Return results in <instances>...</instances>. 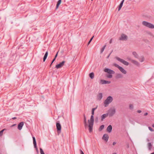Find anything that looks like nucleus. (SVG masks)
Here are the masks:
<instances>
[{
	"label": "nucleus",
	"instance_id": "nucleus-25",
	"mask_svg": "<svg viewBox=\"0 0 154 154\" xmlns=\"http://www.w3.org/2000/svg\"><path fill=\"white\" fill-rule=\"evenodd\" d=\"M132 54L134 56V57L136 58H138V54H137V53L135 52L134 51L132 52Z\"/></svg>",
	"mask_w": 154,
	"mask_h": 154
},
{
	"label": "nucleus",
	"instance_id": "nucleus-55",
	"mask_svg": "<svg viewBox=\"0 0 154 154\" xmlns=\"http://www.w3.org/2000/svg\"><path fill=\"white\" fill-rule=\"evenodd\" d=\"M128 60H131V59H130V58H128Z\"/></svg>",
	"mask_w": 154,
	"mask_h": 154
},
{
	"label": "nucleus",
	"instance_id": "nucleus-13",
	"mask_svg": "<svg viewBox=\"0 0 154 154\" xmlns=\"http://www.w3.org/2000/svg\"><path fill=\"white\" fill-rule=\"evenodd\" d=\"M111 82L110 81H106L104 80H100V83L102 84H110Z\"/></svg>",
	"mask_w": 154,
	"mask_h": 154
},
{
	"label": "nucleus",
	"instance_id": "nucleus-41",
	"mask_svg": "<svg viewBox=\"0 0 154 154\" xmlns=\"http://www.w3.org/2000/svg\"><path fill=\"white\" fill-rule=\"evenodd\" d=\"M58 52H57L56 54V55H55V57L54 58H55V59H56V58L57 57V55H58Z\"/></svg>",
	"mask_w": 154,
	"mask_h": 154
},
{
	"label": "nucleus",
	"instance_id": "nucleus-38",
	"mask_svg": "<svg viewBox=\"0 0 154 154\" xmlns=\"http://www.w3.org/2000/svg\"><path fill=\"white\" fill-rule=\"evenodd\" d=\"M129 108L130 109H132L133 108V106L132 104L129 105Z\"/></svg>",
	"mask_w": 154,
	"mask_h": 154
},
{
	"label": "nucleus",
	"instance_id": "nucleus-47",
	"mask_svg": "<svg viewBox=\"0 0 154 154\" xmlns=\"http://www.w3.org/2000/svg\"><path fill=\"white\" fill-rule=\"evenodd\" d=\"M17 119V117H14L12 118V119L14 120Z\"/></svg>",
	"mask_w": 154,
	"mask_h": 154
},
{
	"label": "nucleus",
	"instance_id": "nucleus-53",
	"mask_svg": "<svg viewBox=\"0 0 154 154\" xmlns=\"http://www.w3.org/2000/svg\"><path fill=\"white\" fill-rule=\"evenodd\" d=\"M151 154H154V152H153L151 153Z\"/></svg>",
	"mask_w": 154,
	"mask_h": 154
},
{
	"label": "nucleus",
	"instance_id": "nucleus-9",
	"mask_svg": "<svg viewBox=\"0 0 154 154\" xmlns=\"http://www.w3.org/2000/svg\"><path fill=\"white\" fill-rule=\"evenodd\" d=\"M32 139H33V143L34 147V148H35L37 151V152H38V148L37 147L36 142L35 138L34 137H33Z\"/></svg>",
	"mask_w": 154,
	"mask_h": 154
},
{
	"label": "nucleus",
	"instance_id": "nucleus-48",
	"mask_svg": "<svg viewBox=\"0 0 154 154\" xmlns=\"http://www.w3.org/2000/svg\"><path fill=\"white\" fill-rule=\"evenodd\" d=\"M147 114H148V113L147 112H146L144 114V116H146L147 115Z\"/></svg>",
	"mask_w": 154,
	"mask_h": 154
},
{
	"label": "nucleus",
	"instance_id": "nucleus-12",
	"mask_svg": "<svg viewBox=\"0 0 154 154\" xmlns=\"http://www.w3.org/2000/svg\"><path fill=\"white\" fill-rule=\"evenodd\" d=\"M89 123L88 127H89V131L90 132H91L93 131V123Z\"/></svg>",
	"mask_w": 154,
	"mask_h": 154
},
{
	"label": "nucleus",
	"instance_id": "nucleus-20",
	"mask_svg": "<svg viewBox=\"0 0 154 154\" xmlns=\"http://www.w3.org/2000/svg\"><path fill=\"white\" fill-rule=\"evenodd\" d=\"M103 97V94L102 93H99L97 96V99L99 100H100Z\"/></svg>",
	"mask_w": 154,
	"mask_h": 154
},
{
	"label": "nucleus",
	"instance_id": "nucleus-28",
	"mask_svg": "<svg viewBox=\"0 0 154 154\" xmlns=\"http://www.w3.org/2000/svg\"><path fill=\"white\" fill-rule=\"evenodd\" d=\"M144 58L143 57H141L139 58L140 61L141 62L144 61Z\"/></svg>",
	"mask_w": 154,
	"mask_h": 154
},
{
	"label": "nucleus",
	"instance_id": "nucleus-56",
	"mask_svg": "<svg viewBox=\"0 0 154 154\" xmlns=\"http://www.w3.org/2000/svg\"><path fill=\"white\" fill-rule=\"evenodd\" d=\"M113 154H116V153H113Z\"/></svg>",
	"mask_w": 154,
	"mask_h": 154
},
{
	"label": "nucleus",
	"instance_id": "nucleus-14",
	"mask_svg": "<svg viewBox=\"0 0 154 154\" xmlns=\"http://www.w3.org/2000/svg\"><path fill=\"white\" fill-rule=\"evenodd\" d=\"M94 115H92L91 116L90 119V121L89 120H88V122L91 123H93L94 122Z\"/></svg>",
	"mask_w": 154,
	"mask_h": 154
},
{
	"label": "nucleus",
	"instance_id": "nucleus-21",
	"mask_svg": "<svg viewBox=\"0 0 154 154\" xmlns=\"http://www.w3.org/2000/svg\"><path fill=\"white\" fill-rule=\"evenodd\" d=\"M108 115V113L104 114L103 115L101 116V120L103 121Z\"/></svg>",
	"mask_w": 154,
	"mask_h": 154
},
{
	"label": "nucleus",
	"instance_id": "nucleus-18",
	"mask_svg": "<svg viewBox=\"0 0 154 154\" xmlns=\"http://www.w3.org/2000/svg\"><path fill=\"white\" fill-rule=\"evenodd\" d=\"M124 0H122L121 1V3H120V5L118 7V11H119L121 10V9L123 5Z\"/></svg>",
	"mask_w": 154,
	"mask_h": 154
},
{
	"label": "nucleus",
	"instance_id": "nucleus-29",
	"mask_svg": "<svg viewBox=\"0 0 154 154\" xmlns=\"http://www.w3.org/2000/svg\"><path fill=\"white\" fill-rule=\"evenodd\" d=\"M104 125H101V126H100V127L99 128V131H102L104 128Z\"/></svg>",
	"mask_w": 154,
	"mask_h": 154
},
{
	"label": "nucleus",
	"instance_id": "nucleus-33",
	"mask_svg": "<svg viewBox=\"0 0 154 154\" xmlns=\"http://www.w3.org/2000/svg\"><path fill=\"white\" fill-rule=\"evenodd\" d=\"M106 77L109 78H111L112 77V74H109L107 75H106Z\"/></svg>",
	"mask_w": 154,
	"mask_h": 154
},
{
	"label": "nucleus",
	"instance_id": "nucleus-46",
	"mask_svg": "<svg viewBox=\"0 0 154 154\" xmlns=\"http://www.w3.org/2000/svg\"><path fill=\"white\" fill-rule=\"evenodd\" d=\"M116 142H114L112 143V145H115L116 144Z\"/></svg>",
	"mask_w": 154,
	"mask_h": 154
},
{
	"label": "nucleus",
	"instance_id": "nucleus-31",
	"mask_svg": "<svg viewBox=\"0 0 154 154\" xmlns=\"http://www.w3.org/2000/svg\"><path fill=\"white\" fill-rule=\"evenodd\" d=\"M83 116H84V122H87V118L85 116V115L84 114Z\"/></svg>",
	"mask_w": 154,
	"mask_h": 154
},
{
	"label": "nucleus",
	"instance_id": "nucleus-40",
	"mask_svg": "<svg viewBox=\"0 0 154 154\" xmlns=\"http://www.w3.org/2000/svg\"><path fill=\"white\" fill-rule=\"evenodd\" d=\"M149 129L151 131H153V129L151 127H149Z\"/></svg>",
	"mask_w": 154,
	"mask_h": 154
},
{
	"label": "nucleus",
	"instance_id": "nucleus-10",
	"mask_svg": "<svg viewBox=\"0 0 154 154\" xmlns=\"http://www.w3.org/2000/svg\"><path fill=\"white\" fill-rule=\"evenodd\" d=\"M109 137L107 134H104L102 137V139L106 142H107L108 140Z\"/></svg>",
	"mask_w": 154,
	"mask_h": 154
},
{
	"label": "nucleus",
	"instance_id": "nucleus-49",
	"mask_svg": "<svg viewBox=\"0 0 154 154\" xmlns=\"http://www.w3.org/2000/svg\"><path fill=\"white\" fill-rule=\"evenodd\" d=\"M112 51H111V53H110L109 54V55L110 56V54H111L112 53Z\"/></svg>",
	"mask_w": 154,
	"mask_h": 154
},
{
	"label": "nucleus",
	"instance_id": "nucleus-43",
	"mask_svg": "<svg viewBox=\"0 0 154 154\" xmlns=\"http://www.w3.org/2000/svg\"><path fill=\"white\" fill-rule=\"evenodd\" d=\"M55 58H54L53 59V60H52V61L51 62V64H52L55 61Z\"/></svg>",
	"mask_w": 154,
	"mask_h": 154
},
{
	"label": "nucleus",
	"instance_id": "nucleus-27",
	"mask_svg": "<svg viewBox=\"0 0 154 154\" xmlns=\"http://www.w3.org/2000/svg\"><path fill=\"white\" fill-rule=\"evenodd\" d=\"M148 145L149 150H151L152 147V145L151 143H149L148 144Z\"/></svg>",
	"mask_w": 154,
	"mask_h": 154
},
{
	"label": "nucleus",
	"instance_id": "nucleus-23",
	"mask_svg": "<svg viewBox=\"0 0 154 154\" xmlns=\"http://www.w3.org/2000/svg\"><path fill=\"white\" fill-rule=\"evenodd\" d=\"M123 77L122 75L120 73L117 74L116 75V78L117 79L122 78Z\"/></svg>",
	"mask_w": 154,
	"mask_h": 154
},
{
	"label": "nucleus",
	"instance_id": "nucleus-19",
	"mask_svg": "<svg viewBox=\"0 0 154 154\" xmlns=\"http://www.w3.org/2000/svg\"><path fill=\"white\" fill-rule=\"evenodd\" d=\"M124 0H122L121 1V3H120V5L118 7V11H119L121 10V9L123 5Z\"/></svg>",
	"mask_w": 154,
	"mask_h": 154
},
{
	"label": "nucleus",
	"instance_id": "nucleus-34",
	"mask_svg": "<svg viewBox=\"0 0 154 154\" xmlns=\"http://www.w3.org/2000/svg\"><path fill=\"white\" fill-rule=\"evenodd\" d=\"M96 109V108H93L92 109L91 111V114L92 115H94V111Z\"/></svg>",
	"mask_w": 154,
	"mask_h": 154
},
{
	"label": "nucleus",
	"instance_id": "nucleus-15",
	"mask_svg": "<svg viewBox=\"0 0 154 154\" xmlns=\"http://www.w3.org/2000/svg\"><path fill=\"white\" fill-rule=\"evenodd\" d=\"M112 127L111 125H109L107 127L106 130L109 133H110L112 131Z\"/></svg>",
	"mask_w": 154,
	"mask_h": 154
},
{
	"label": "nucleus",
	"instance_id": "nucleus-50",
	"mask_svg": "<svg viewBox=\"0 0 154 154\" xmlns=\"http://www.w3.org/2000/svg\"><path fill=\"white\" fill-rule=\"evenodd\" d=\"M109 56H110V55H109L107 57V58H108L109 57Z\"/></svg>",
	"mask_w": 154,
	"mask_h": 154
},
{
	"label": "nucleus",
	"instance_id": "nucleus-30",
	"mask_svg": "<svg viewBox=\"0 0 154 154\" xmlns=\"http://www.w3.org/2000/svg\"><path fill=\"white\" fill-rule=\"evenodd\" d=\"M6 130L5 129H4L0 131V136L2 137L3 135V133L4 131Z\"/></svg>",
	"mask_w": 154,
	"mask_h": 154
},
{
	"label": "nucleus",
	"instance_id": "nucleus-57",
	"mask_svg": "<svg viewBox=\"0 0 154 154\" xmlns=\"http://www.w3.org/2000/svg\"><path fill=\"white\" fill-rule=\"evenodd\" d=\"M91 1H92L93 0H91Z\"/></svg>",
	"mask_w": 154,
	"mask_h": 154
},
{
	"label": "nucleus",
	"instance_id": "nucleus-45",
	"mask_svg": "<svg viewBox=\"0 0 154 154\" xmlns=\"http://www.w3.org/2000/svg\"><path fill=\"white\" fill-rule=\"evenodd\" d=\"M137 112L138 113H140L141 112V111L140 110H138L137 111Z\"/></svg>",
	"mask_w": 154,
	"mask_h": 154
},
{
	"label": "nucleus",
	"instance_id": "nucleus-39",
	"mask_svg": "<svg viewBox=\"0 0 154 154\" xmlns=\"http://www.w3.org/2000/svg\"><path fill=\"white\" fill-rule=\"evenodd\" d=\"M84 126L85 128H86L88 126V125L87 122H84Z\"/></svg>",
	"mask_w": 154,
	"mask_h": 154
},
{
	"label": "nucleus",
	"instance_id": "nucleus-4",
	"mask_svg": "<svg viewBox=\"0 0 154 154\" xmlns=\"http://www.w3.org/2000/svg\"><path fill=\"white\" fill-rule=\"evenodd\" d=\"M56 127L57 131L59 133H60L61 130V125L59 121H57L56 122Z\"/></svg>",
	"mask_w": 154,
	"mask_h": 154
},
{
	"label": "nucleus",
	"instance_id": "nucleus-42",
	"mask_svg": "<svg viewBox=\"0 0 154 154\" xmlns=\"http://www.w3.org/2000/svg\"><path fill=\"white\" fill-rule=\"evenodd\" d=\"M112 39H111L109 41V42L110 44H111V43H112Z\"/></svg>",
	"mask_w": 154,
	"mask_h": 154
},
{
	"label": "nucleus",
	"instance_id": "nucleus-6",
	"mask_svg": "<svg viewBox=\"0 0 154 154\" xmlns=\"http://www.w3.org/2000/svg\"><path fill=\"white\" fill-rule=\"evenodd\" d=\"M116 112V110L115 109H110L109 110V114L110 116H112Z\"/></svg>",
	"mask_w": 154,
	"mask_h": 154
},
{
	"label": "nucleus",
	"instance_id": "nucleus-44",
	"mask_svg": "<svg viewBox=\"0 0 154 154\" xmlns=\"http://www.w3.org/2000/svg\"><path fill=\"white\" fill-rule=\"evenodd\" d=\"M81 154H84L82 150H80Z\"/></svg>",
	"mask_w": 154,
	"mask_h": 154
},
{
	"label": "nucleus",
	"instance_id": "nucleus-3",
	"mask_svg": "<svg viewBox=\"0 0 154 154\" xmlns=\"http://www.w3.org/2000/svg\"><path fill=\"white\" fill-rule=\"evenodd\" d=\"M116 58L118 60L121 62L125 65L128 66L129 65V63L128 62L122 59H121L118 57H116Z\"/></svg>",
	"mask_w": 154,
	"mask_h": 154
},
{
	"label": "nucleus",
	"instance_id": "nucleus-7",
	"mask_svg": "<svg viewBox=\"0 0 154 154\" xmlns=\"http://www.w3.org/2000/svg\"><path fill=\"white\" fill-rule=\"evenodd\" d=\"M104 71L109 74H114L115 73L113 70L108 68L105 69Z\"/></svg>",
	"mask_w": 154,
	"mask_h": 154
},
{
	"label": "nucleus",
	"instance_id": "nucleus-37",
	"mask_svg": "<svg viewBox=\"0 0 154 154\" xmlns=\"http://www.w3.org/2000/svg\"><path fill=\"white\" fill-rule=\"evenodd\" d=\"M94 37V36H93L91 39H90V40L88 42V45L90 43V42H91L92 41V40L93 38Z\"/></svg>",
	"mask_w": 154,
	"mask_h": 154
},
{
	"label": "nucleus",
	"instance_id": "nucleus-2",
	"mask_svg": "<svg viewBox=\"0 0 154 154\" xmlns=\"http://www.w3.org/2000/svg\"><path fill=\"white\" fill-rule=\"evenodd\" d=\"M142 24L146 26V27H148L150 29H154V25L151 24L150 23H149L146 21H143L142 23Z\"/></svg>",
	"mask_w": 154,
	"mask_h": 154
},
{
	"label": "nucleus",
	"instance_id": "nucleus-51",
	"mask_svg": "<svg viewBox=\"0 0 154 154\" xmlns=\"http://www.w3.org/2000/svg\"><path fill=\"white\" fill-rule=\"evenodd\" d=\"M15 125V124L13 125L12 126H14V125Z\"/></svg>",
	"mask_w": 154,
	"mask_h": 154
},
{
	"label": "nucleus",
	"instance_id": "nucleus-26",
	"mask_svg": "<svg viewBox=\"0 0 154 154\" xmlns=\"http://www.w3.org/2000/svg\"><path fill=\"white\" fill-rule=\"evenodd\" d=\"M61 0H59L58 1V2H57V5H56V8H58L59 6V5L61 3Z\"/></svg>",
	"mask_w": 154,
	"mask_h": 154
},
{
	"label": "nucleus",
	"instance_id": "nucleus-5",
	"mask_svg": "<svg viewBox=\"0 0 154 154\" xmlns=\"http://www.w3.org/2000/svg\"><path fill=\"white\" fill-rule=\"evenodd\" d=\"M127 36L124 34L121 35V37L119 38V40L121 41H126L127 40Z\"/></svg>",
	"mask_w": 154,
	"mask_h": 154
},
{
	"label": "nucleus",
	"instance_id": "nucleus-35",
	"mask_svg": "<svg viewBox=\"0 0 154 154\" xmlns=\"http://www.w3.org/2000/svg\"><path fill=\"white\" fill-rule=\"evenodd\" d=\"M40 152L41 154H45L42 148H40Z\"/></svg>",
	"mask_w": 154,
	"mask_h": 154
},
{
	"label": "nucleus",
	"instance_id": "nucleus-8",
	"mask_svg": "<svg viewBox=\"0 0 154 154\" xmlns=\"http://www.w3.org/2000/svg\"><path fill=\"white\" fill-rule=\"evenodd\" d=\"M65 63V61H62V62L60 63L59 64L56 65L55 66V68L57 69L61 68L64 65Z\"/></svg>",
	"mask_w": 154,
	"mask_h": 154
},
{
	"label": "nucleus",
	"instance_id": "nucleus-24",
	"mask_svg": "<svg viewBox=\"0 0 154 154\" xmlns=\"http://www.w3.org/2000/svg\"><path fill=\"white\" fill-rule=\"evenodd\" d=\"M89 76L91 79H93L94 77V74L93 72H92L89 74Z\"/></svg>",
	"mask_w": 154,
	"mask_h": 154
},
{
	"label": "nucleus",
	"instance_id": "nucleus-52",
	"mask_svg": "<svg viewBox=\"0 0 154 154\" xmlns=\"http://www.w3.org/2000/svg\"><path fill=\"white\" fill-rule=\"evenodd\" d=\"M152 127L154 128V124L152 125Z\"/></svg>",
	"mask_w": 154,
	"mask_h": 154
},
{
	"label": "nucleus",
	"instance_id": "nucleus-22",
	"mask_svg": "<svg viewBox=\"0 0 154 154\" xmlns=\"http://www.w3.org/2000/svg\"><path fill=\"white\" fill-rule=\"evenodd\" d=\"M48 51H47L46 53H45V54L44 56L43 59V61L44 62H45L46 59L48 55Z\"/></svg>",
	"mask_w": 154,
	"mask_h": 154
},
{
	"label": "nucleus",
	"instance_id": "nucleus-36",
	"mask_svg": "<svg viewBox=\"0 0 154 154\" xmlns=\"http://www.w3.org/2000/svg\"><path fill=\"white\" fill-rule=\"evenodd\" d=\"M114 66L118 69H119V68L120 67V66H119L118 64L116 63L114 64Z\"/></svg>",
	"mask_w": 154,
	"mask_h": 154
},
{
	"label": "nucleus",
	"instance_id": "nucleus-16",
	"mask_svg": "<svg viewBox=\"0 0 154 154\" xmlns=\"http://www.w3.org/2000/svg\"><path fill=\"white\" fill-rule=\"evenodd\" d=\"M119 69L123 73L125 74H126V73H127L126 71L122 67L120 66L119 68Z\"/></svg>",
	"mask_w": 154,
	"mask_h": 154
},
{
	"label": "nucleus",
	"instance_id": "nucleus-54",
	"mask_svg": "<svg viewBox=\"0 0 154 154\" xmlns=\"http://www.w3.org/2000/svg\"><path fill=\"white\" fill-rule=\"evenodd\" d=\"M51 65L52 64H51V65H50V67H51Z\"/></svg>",
	"mask_w": 154,
	"mask_h": 154
},
{
	"label": "nucleus",
	"instance_id": "nucleus-11",
	"mask_svg": "<svg viewBox=\"0 0 154 154\" xmlns=\"http://www.w3.org/2000/svg\"><path fill=\"white\" fill-rule=\"evenodd\" d=\"M24 125V123L23 122H21L18 125V129L19 130H21Z\"/></svg>",
	"mask_w": 154,
	"mask_h": 154
},
{
	"label": "nucleus",
	"instance_id": "nucleus-17",
	"mask_svg": "<svg viewBox=\"0 0 154 154\" xmlns=\"http://www.w3.org/2000/svg\"><path fill=\"white\" fill-rule=\"evenodd\" d=\"M131 61L132 63L136 65L137 66H140V63H139L135 60H131Z\"/></svg>",
	"mask_w": 154,
	"mask_h": 154
},
{
	"label": "nucleus",
	"instance_id": "nucleus-32",
	"mask_svg": "<svg viewBox=\"0 0 154 154\" xmlns=\"http://www.w3.org/2000/svg\"><path fill=\"white\" fill-rule=\"evenodd\" d=\"M106 46V45H104L103 47L101 49V50H100V53H102L103 52V51L105 48Z\"/></svg>",
	"mask_w": 154,
	"mask_h": 154
},
{
	"label": "nucleus",
	"instance_id": "nucleus-1",
	"mask_svg": "<svg viewBox=\"0 0 154 154\" xmlns=\"http://www.w3.org/2000/svg\"><path fill=\"white\" fill-rule=\"evenodd\" d=\"M113 100V98L111 96L108 97L104 101L103 103L105 107L108 106Z\"/></svg>",
	"mask_w": 154,
	"mask_h": 154
}]
</instances>
